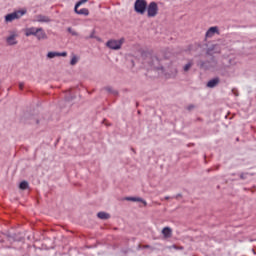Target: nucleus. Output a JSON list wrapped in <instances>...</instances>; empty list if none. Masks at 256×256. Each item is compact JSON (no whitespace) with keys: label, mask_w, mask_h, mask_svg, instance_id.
Masks as SVG:
<instances>
[{"label":"nucleus","mask_w":256,"mask_h":256,"mask_svg":"<svg viewBox=\"0 0 256 256\" xmlns=\"http://www.w3.org/2000/svg\"><path fill=\"white\" fill-rule=\"evenodd\" d=\"M36 37L38 41H43V39H47V33H45V30L43 28H36V27H30L25 29V36L26 37Z\"/></svg>","instance_id":"1"},{"label":"nucleus","mask_w":256,"mask_h":256,"mask_svg":"<svg viewBox=\"0 0 256 256\" xmlns=\"http://www.w3.org/2000/svg\"><path fill=\"white\" fill-rule=\"evenodd\" d=\"M134 10L136 13H139V15H145V11H147V0H136Z\"/></svg>","instance_id":"2"},{"label":"nucleus","mask_w":256,"mask_h":256,"mask_svg":"<svg viewBox=\"0 0 256 256\" xmlns=\"http://www.w3.org/2000/svg\"><path fill=\"white\" fill-rule=\"evenodd\" d=\"M148 17H157V13H159V6L157 2H150L146 8Z\"/></svg>","instance_id":"3"},{"label":"nucleus","mask_w":256,"mask_h":256,"mask_svg":"<svg viewBox=\"0 0 256 256\" xmlns=\"http://www.w3.org/2000/svg\"><path fill=\"white\" fill-rule=\"evenodd\" d=\"M106 46L109 49H113L114 51H117V50L121 49V47L123 46V39H120V40H109L106 43Z\"/></svg>","instance_id":"4"},{"label":"nucleus","mask_w":256,"mask_h":256,"mask_svg":"<svg viewBox=\"0 0 256 256\" xmlns=\"http://www.w3.org/2000/svg\"><path fill=\"white\" fill-rule=\"evenodd\" d=\"M23 15H25V11L13 12L5 16V21L7 23H11V21H15V19H20V17H23Z\"/></svg>","instance_id":"5"},{"label":"nucleus","mask_w":256,"mask_h":256,"mask_svg":"<svg viewBox=\"0 0 256 256\" xmlns=\"http://www.w3.org/2000/svg\"><path fill=\"white\" fill-rule=\"evenodd\" d=\"M34 21L36 23H51V18H49V16L39 14L35 16Z\"/></svg>","instance_id":"6"},{"label":"nucleus","mask_w":256,"mask_h":256,"mask_svg":"<svg viewBox=\"0 0 256 256\" xmlns=\"http://www.w3.org/2000/svg\"><path fill=\"white\" fill-rule=\"evenodd\" d=\"M215 33H216L217 35H219V27H217V26L210 27V28L207 30V32H206V34H205V37H206L207 39H211V37H213V36L215 35Z\"/></svg>","instance_id":"7"},{"label":"nucleus","mask_w":256,"mask_h":256,"mask_svg":"<svg viewBox=\"0 0 256 256\" xmlns=\"http://www.w3.org/2000/svg\"><path fill=\"white\" fill-rule=\"evenodd\" d=\"M48 59H55V57H67V52H48Z\"/></svg>","instance_id":"8"},{"label":"nucleus","mask_w":256,"mask_h":256,"mask_svg":"<svg viewBox=\"0 0 256 256\" xmlns=\"http://www.w3.org/2000/svg\"><path fill=\"white\" fill-rule=\"evenodd\" d=\"M74 11L77 13V15H85V17L89 15V9L87 8H82L79 10V7L75 6Z\"/></svg>","instance_id":"9"},{"label":"nucleus","mask_w":256,"mask_h":256,"mask_svg":"<svg viewBox=\"0 0 256 256\" xmlns=\"http://www.w3.org/2000/svg\"><path fill=\"white\" fill-rule=\"evenodd\" d=\"M172 234H173V230H171L170 227H164L162 229V235L165 237V239H169Z\"/></svg>","instance_id":"10"},{"label":"nucleus","mask_w":256,"mask_h":256,"mask_svg":"<svg viewBox=\"0 0 256 256\" xmlns=\"http://www.w3.org/2000/svg\"><path fill=\"white\" fill-rule=\"evenodd\" d=\"M17 35L12 34L9 37H7L6 39V43H8L9 45H17V39H16Z\"/></svg>","instance_id":"11"},{"label":"nucleus","mask_w":256,"mask_h":256,"mask_svg":"<svg viewBox=\"0 0 256 256\" xmlns=\"http://www.w3.org/2000/svg\"><path fill=\"white\" fill-rule=\"evenodd\" d=\"M218 85H219V78L217 77L214 79H211L207 83V87H209L210 89H213V87H217Z\"/></svg>","instance_id":"12"},{"label":"nucleus","mask_w":256,"mask_h":256,"mask_svg":"<svg viewBox=\"0 0 256 256\" xmlns=\"http://www.w3.org/2000/svg\"><path fill=\"white\" fill-rule=\"evenodd\" d=\"M97 217L98 219L107 220L111 218V215H109L107 212H98Z\"/></svg>","instance_id":"13"},{"label":"nucleus","mask_w":256,"mask_h":256,"mask_svg":"<svg viewBox=\"0 0 256 256\" xmlns=\"http://www.w3.org/2000/svg\"><path fill=\"white\" fill-rule=\"evenodd\" d=\"M126 201H137L138 203H143L144 205H147V202L145 200L137 197H127Z\"/></svg>","instance_id":"14"},{"label":"nucleus","mask_w":256,"mask_h":256,"mask_svg":"<svg viewBox=\"0 0 256 256\" xmlns=\"http://www.w3.org/2000/svg\"><path fill=\"white\" fill-rule=\"evenodd\" d=\"M105 91H107L108 93H110L111 95H114V96L119 95V92L117 90H113V88H111L109 86L105 88Z\"/></svg>","instance_id":"15"},{"label":"nucleus","mask_w":256,"mask_h":256,"mask_svg":"<svg viewBox=\"0 0 256 256\" xmlns=\"http://www.w3.org/2000/svg\"><path fill=\"white\" fill-rule=\"evenodd\" d=\"M19 188L22 189V191H25V189L29 188V182L28 181H22L19 185Z\"/></svg>","instance_id":"16"},{"label":"nucleus","mask_w":256,"mask_h":256,"mask_svg":"<svg viewBox=\"0 0 256 256\" xmlns=\"http://www.w3.org/2000/svg\"><path fill=\"white\" fill-rule=\"evenodd\" d=\"M191 67H193V60H190L184 67H183V71L185 73H187V71H189V69H191Z\"/></svg>","instance_id":"17"},{"label":"nucleus","mask_w":256,"mask_h":256,"mask_svg":"<svg viewBox=\"0 0 256 256\" xmlns=\"http://www.w3.org/2000/svg\"><path fill=\"white\" fill-rule=\"evenodd\" d=\"M177 73H179V71L177 70V68H174L172 72L168 74L169 79H175V77H177Z\"/></svg>","instance_id":"18"},{"label":"nucleus","mask_w":256,"mask_h":256,"mask_svg":"<svg viewBox=\"0 0 256 256\" xmlns=\"http://www.w3.org/2000/svg\"><path fill=\"white\" fill-rule=\"evenodd\" d=\"M68 33H71L73 37H77L79 35V33H77L75 30H73V28L69 27L67 29Z\"/></svg>","instance_id":"19"},{"label":"nucleus","mask_w":256,"mask_h":256,"mask_svg":"<svg viewBox=\"0 0 256 256\" xmlns=\"http://www.w3.org/2000/svg\"><path fill=\"white\" fill-rule=\"evenodd\" d=\"M79 60L77 59V56H73L72 57V59H71V61H70V65H77V62H78Z\"/></svg>","instance_id":"20"},{"label":"nucleus","mask_w":256,"mask_h":256,"mask_svg":"<svg viewBox=\"0 0 256 256\" xmlns=\"http://www.w3.org/2000/svg\"><path fill=\"white\" fill-rule=\"evenodd\" d=\"M87 1H89V0H80V1H78V2L76 3L75 7H76V8H77V7H81V5H83V3H87Z\"/></svg>","instance_id":"21"},{"label":"nucleus","mask_w":256,"mask_h":256,"mask_svg":"<svg viewBox=\"0 0 256 256\" xmlns=\"http://www.w3.org/2000/svg\"><path fill=\"white\" fill-rule=\"evenodd\" d=\"M176 249V251H183V247H177V245H172L169 249Z\"/></svg>","instance_id":"22"},{"label":"nucleus","mask_w":256,"mask_h":256,"mask_svg":"<svg viewBox=\"0 0 256 256\" xmlns=\"http://www.w3.org/2000/svg\"><path fill=\"white\" fill-rule=\"evenodd\" d=\"M24 87H25V83L20 82V83H19V89H20V91H23Z\"/></svg>","instance_id":"23"},{"label":"nucleus","mask_w":256,"mask_h":256,"mask_svg":"<svg viewBox=\"0 0 256 256\" xmlns=\"http://www.w3.org/2000/svg\"><path fill=\"white\" fill-rule=\"evenodd\" d=\"M138 247L139 248L142 247V249H151V245H143V246L139 245Z\"/></svg>","instance_id":"24"},{"label":"nucleus","mask_w":256,"mask_h":256,"mask_svg":"<svg viewBox=\"0 0 256 256\" xmlns=\"http://www.w3.org/2000/svg\"><path fill=\"white\" fill-rule=\"evenodd\" d=\"M232 93H233L236 97H238V96H239V92H237V90H236V89H232Z\"/></svg>","instance_id":"25"},{"label":"nucleus","mask_w":256,"mask_h":256,"mask_svg":"<svg viewBox=\"0 0 256 256\" xmlns=\"http://www.w3.org/2000/svg\"><path fill=\"white\" fill-rule=\"evenodd\" d=\"M192 109H195V106L194 105H189L188 106V111H191Z\"/></svg>","instance_id":"26"},{"label":"nucleus","mask_w":256,"mask_h":256,"mask_svg":"<svg viewBox=\"0 0 256 256\" xmlns=\"http://www.w3.org/2000/svg\"><path fill=\"white\" fill-rule=\"evenodd\" d=\"M245 175H247V174H245V173L240 174V179H246Z\"/></svg>","instance_id":"27"},{"label":"nucleus","mask_w":256,"mask_h":256,"mask_svg":"<svg viewBox=\"0 0 256 256\" xmlns=\"http://www.w3.org/2000/svg\"><path fill=\"white\" fill-rule=\"evenodd\" d=\"M169 199H170V197H169V196H166V197H165V200H166V201H167V200H169Z\"/></svg>","instance_id":"28"}]
</instances>
